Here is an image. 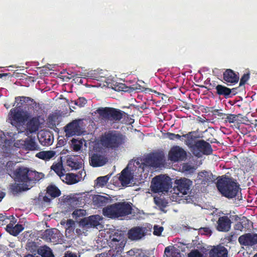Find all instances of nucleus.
Instances as JSON below:
<instances>
[{
	"mask_svg": "<svg viewBox=\"0 0 257 257\" xmlns=\"http://www.w3.org/2000/svg\"><path fill=\"white\" fill-rule=\"evenodd\" d=\"M57 151H43L38 153L36 157L45 161H48L53 158L57 153Z\"/></svg>",
	"mask_w": 257,
	"mask_h": 257,
	"instance_id": "c85d7f7f",
	"label": "nucleus"
},
{
	"mask_svg": "<svg viewBox=\"0 0 257 257\" xmlns=\"http://www.w3.org/2000/svg\"><path fill=\"white\" fill-rule=\"evenodd\" d=\"M128 237L132 240H138L145 235V233L143 228L135 227L128 230Z\"/></svg>",
	"mask_w": 257,
	"mask_h": 257,
	"instance_id": "412c9836",
	"label": "nucleus"
},
{
	"mask_svg": "<svg viewBox=\"0 0 257 257\" xmlns=\"http://www.w3.org/2000/svg\"><path fill=\"white\" fill-rule=\"evenodd\" d=\"M81 147L82 146L80 144H74L73 145V149L76 152L79 151Z\"/></svg>",
	"mask_w": 257,
	"mask_h": 257,
	"instance_id": "13d9d810",
	"label": "nucleus"
},
{
	"mask_svg": "<svg viewBox=\"0 0 257 257\" xmlns=\"http://www.w3.org/2000/svg\"><path fill=\"white\" fill-rule=\"evenodd\" d=\"M16 100L17 101L20 100V103H21V105H20V107H23L25 103L26 104L28 103L29 101H31L32 102H34L33 99L29 97L26 96L17 97L16 98Z\"/></svg>",
	"mask_w": 257,
	"mask_h": 257,
	"instance_id": "58836bf2",
	"label": "nucleus"
},
{
	"mask_svg": "<svg viewBox=\"0 0 257 257\" xmlns=\"http://www.w3.org/2000/svg\"><path fill=\"white\" fill-rule=\"evenodd\" d=\"M217 82L215 81H212L209 84V88H208V89H214L215 88L216 90H217V86L218 84H217Z\"/></svg>",
	"mask_w": 257,
	"mask_h": 257,
	"instance_id": "5fc2aeb1",
	"label": "nucleus"
},
{
	"mask_svg": "<svg viewBox=\"0 0 257 257\" xmlns=\"http://www.w3.org/2000/svg\"><path fill=\"white\" fill-rule=\"evenodd\" d=\"M26 146L30 150H35L38 147L36 142L33 139H30L27 141Z\"/></svg>",
	"mask_w": 257,
	"mask_h": 257,
	"instance_id": "a18cd8bd",
	"label": "nucleus"
},
{
	"mask_svg": "<svg viewBox=\"0 0 257 257\" xmlns=\"http://www.w3.org/2000/svg\"><path fill=\"white\" fill-rule=\"evenodd\" d=\"M234 220L237 222L234 225V228L236 230L243 231L250 228V221L245 216L239 218L238 215L232 216Z\"/></svg>",
	"mask_w": 257,
	"mask_h": 257,
	"instance_id": "6ab92c4d",
	"label": "nucleus"
},
{
	"mask_svg": "<svg viewBox=\"0 0 257 257\" xmlns=\"http://www.w3.org/2000/svg\"><path fill=\"white\" fill-rule=\"evenodd\" d=\"M126 141V136L119 131L109 130L100 136V145L104 148L117 150L122 147Z\"/></svg>",
	"mask_w": 257,
	"mask_h": 257,
	"instance_id": "f257e3e1",
	"label": "nucleus"
},
{
	"mask_svg": "<svg viewBox=\"0 0 257 257\" xmlns=\"http://www.w3.org/2000/svg\"><path fill=\"white\" fill-rule=\"evenodd\" d=\"M108 180V178L107 176L99 177L97 178V183L96 185L99 186H104L106 184Z\"/></svg>",
	"mask_w": 257,
	"mask_h": 257,
	"instance_id": "c03bdc74",
	"label": "nucleus"
},
{
	"mask_svg": "<svg viewBox=\"0 0 257 257\" xmlns=\"http://www.w3.org/2000/svg\"><path fill=\"white\" fill-rule=\"evenodd\" d=\"M198 180L201 181V184L206 185L215 180L212 173L210 171H203L198 173Z\"/></svg>",
	"mask_w": 257,
	"mask_h": 257,
	"instance_id": "b1692460",
	"label": "nucleus"
},
{
	"mask_svg": "<svg viewBox=\"0 0 257 257\" xmlns=\"http://www.w3.org/2000/svg\"><path fill=\"white\" fill-rule=\"evenodd\" d=\"M87 102V100L84 97H79L77 100L71 101V103H73L80 107H82L85 106Z\"/></svg>",
	"mask_w": 257,
	"mask_h": 257,
	"instance_id": "ea45409f",
	"label": "nucleus"
},
{
	"mask_svg": "<svg viewBox=\"0 0 257 257\" xmlns=\"http://www.w3.org/2000/svg\"><path fill=\"white\" fill-rule=\"evenodd\" d=\"M14 222H10L7 225L6 229L10 234L16 236L24 230V227L23 225L20 224H17L14 226Z\"/></svg>",
	"mask_w": 257,
	"mask_h": 257,
	"instance_id": "393cba45",
	"label": "nucleus"
},
{
	"mask_svg": "<svg viewBox=\"0 0 257 257\" xmlns=\"http://www.w3.org/2000/svg\"><path fill=\"white\" fill-rule=\"evenodd\" d=\"M51 169L53 170L61 178V176L64 174L63 171L64 169L63 167L62 162H58L55 164H53L51 167Z\"/></svg>",
	"mask_w": 257,
	"mask_h": 257,
	"instance_id": "f704fd0d",
	"label": "nucleus"
},
{
	"mask_svg": "<svg viewBox=\"0 0 257 257\" xmlns=\"http://www.w3.org/2000/svg\"><path fill=\"white\" fill-rule=\"evenodd\" d=\"M42 173H39L36 171H33L29 169L27 183L32 181H38L42 178Z\"/></svg>",
	"mask_w": 257,
	"mask_h": 257,
	"instance_id": "2f4dec72",
	"label": "nucleus"
},
{
	"mask_svg": "<svg viewBox=\"0 0 257 257\" xmlns=\"http://www.w3.org/2000/svg\"><path fill=\"white\" fill-rule=\"evenodd\" d=\"M216 187L222 196L229 199L235 197L240 189L236 180L226 176L217 180Z\"/></svg>",
	"mask_w": 257,
	"mask_h": 257,
	"instance_id": "f03ea898",
	"label": "nucleus"
},
{
	"mask_svg": "<svg viewBox=\"0 0 257 257\" xmlns=\"http://www.w3.org/2000/svg\"><path fill=\"white\" fill-rule=\"evenodd\" d=\"M232 222L227 216H222L217 221L216 229L220 232H227L231 228Z\"/></svg>",
	"mask_w": 257,
	"mask_h": 257,
	"instance_id": "dca6fc26",
	"label": "nucleus"
},
{
	"mask_svg": "<svg viewBox=\"0 0 257 257\" xmlns=\"http://www.w3.org/2000/svg\"><path fill=\"white\" fill-rule=\"evenodd\" d=\"M139 249H131L127 252V253L130 255H134L135 253H139Z\"/></svg>",
	"mask_w": 257,
	"mask_h": 257,
	"instance_id": "052dcab7",
	"label": "nucleus"
},
{
	"mask_svg": "<svg viewBox=\"0 0 257 257\" xmlns=\"http://www.w3.org/2000/svg\"><path fill=\"white\" fill-rule=\"evenodd\" d=\"M228 251L223 246H214L209 252L210 257H227Z\"/></svg>",
	"mask_w": 257,
	"mask_h": 257,
	"instance_id": "4be33fe9",
	"label": "nucleus"
},
{
	"mask_svg": "<svg viewBox=\"0 0 257 257\" xmlns=\"http://www.w3.org/2000/svg\"><path fill=\"white\" fill-rule=\"evenodd\" d=\"M89 226L96 227L99 224L100 216L98 215H92L89 217Z\"/></svg>",
	"mask_w": 257,
	"mask_h": 257,
	"instance_id": "e433bc0d",
	"label": "nucleus"
},
{
	"mask_svg": "<svg viewBox=\"0 0 257 257\" xmlns=\"http://www.w3.org/2000/svg\"><path fill=\"white\" fill-rule=\"evenodd\" d=\"M27 187H25L20 184H15L12 187V190L14 193H18L28 190Z\"/></svg>",
	"mask_w": 257,
	"mask_h": 257,
	"instance_id": "4c0bfd02",
	"label": "nucleus"
},
{
	"mask_svg": "<svg viewBox=\"0 0 257 257\" xmlns=\"http://www.w3.org/2000/svg\"><path fill=\"white\" fill-rule=\"evenodd\" d=\"M178 190L183 195H186L189 192L192 182L188 179L184 178L175 181Z\"/></svg>",
	"mask_w": 257,
	"mask_h": 257,
	"instance_id": "a211bd4d",
	"label": "nucleus"
},
{
	"mask_svg": "<svg viewBox=\"0 0 257 257\" xmlns=\"http://www.w3.org/2000/svg\"><path fill=\"white\" fill-rule=\"evenodd\" d=\"M41 238L47 241L58 243L61 239L60 231L56 228L45 230L41 234Z\"/></svg>",
	"mask_w": 257,
	"mask_h": 257,
	"instance_id": "9b49d317",
	"label": "nucleus"
},
{
	"mask_svg": "<svg viewBox=\"0 0 257 257\" xmlns=\"http://www.w3.org/2000/svg\"><path fill=\"white\" fill-rule=\"evenodd\" d=\"M28 246L29 248V249L31 250V252H33L35 251L37 246L35 242H33L30 243Z\"/></svg>",
	"mask_w": 257,
	"mask_h": 257,
	"instance_id": "4d7b16f0",
	"label": "nucleus"
},
{
	"mask_svg": "<svg viewBox=\"0 0 257 257\" xmlns=\"http://www.w3.org/2000/svg\"><path fill=\"white\" fill-rule=\"evenodd\" d=\"M84 210L82 209H77L73 211L72 213V216L73 217L76 218L78 217L83 216L84 215Z\"/></svg>",
	"mask_w": 257,
	"mask_h": 257,
	"instance_id": "603ef678",
	"label": "nucleus"
},
{
	"mask_svg": "<svg viewBox=\"0 0 257 257\" xmlns=\"http://www.w3.org/2000/svg\"><path fill=\"white\" fill-rule=\"evenodd\" d=\"M108 197L99 195H94L92 198L94 205L98 207L105 206L108 203Z\"/></svg>",
	"mask_w": 257,
	"mask_h": 257,
	"instance_id": "cd10ccee",
	"label": "nucleus"
},
{
	"mask_svg": "<svg viewBox=\"0 0 257 257\" xmlns=\"http://www.w3.org/2000/svg\"><path fill=\"white\" fill-rule=\"evenodd\" d=\"M67 165L72 169L78 170L81 168L82 164L73 159H69L67 160Z\"/></svg>",
	"mask_w": 257,
	"mask_h": 257,
	"instance_id": "c9c22d12",
	"label": "nucleus"
},
{
	"mask_svg": "<svg viewBox=\"0 0 257 257\" xmlns=\"http://www.w3.org/2000/svg\"><path fill=\"white\" fill-rule=\"evenodd\" d=\"M222 79L227 85H234L239 80V73L231 69H226L223 72Z\"/></svg>",
	"mask_w": 257,
	"mask_h": 257,
	"instance_id": "f8f14e48",
	"label": "nucleus"
},
{
	"mask_svg": "<svg viewBox=\"0 0 257 257\" xmlns=\"http://www.w3.org/2000/svg\"><path fill=\"white\" fill-rule=\"evenodd\" d=\"M165 253L166 254L168 257H174L173 254L174 252H171L170 249V246H167L165 249Z\"/></svg>",
	"mask_w": 257,
	"mask_h": 257,
	"instance_id": "6e6d98bb",
	"label": "nucleus"
},
{
	"mask_svg": "<svg viewBox=\"0 0 257 257\" xmlns=\"http://www.w3.org/2000/svg\"><path fill=\"white\" fill-rule=\"evenodd\" d=\"M30 117L29 113L20 110L16 107L12 108L9 113V122L18 130Z\"/></svg>",
	"mask_w": 257,
	"mask_h": 257,
	"instance_id": "423d86ee",
	"label": "nucleus"
},
{
	"mask_svg": "<svg viewBox=\"0 0 257 257\" xmlns=\"http://www.w3.org/2000/svg\"><path fill=\"white\" fill-rule=\"evenodd\" d=\"M171 187V180L168 176H157L152 180L151 190L155 193L167 192Z\"/></svg>",
	"mask_w": 257,
	"mask_h": 257,
	"instance_id": "39448f33",
	"label": "nucleus"
},
{
	"mask_svg": "<svg viewBox=\"0 0 257 257\" xmlns=\"http://www.w3.org/2000/svg\"><path fill=\"white\" fill-rule=\"evenodd\" d=\"M238 241L241 245L252 246L257 244V233H244L238 237Z\"/></svg>",
	"mask_w": 257,
	"mask_h": 257,
	"instance_id": "ddd939ff",
	"label": "nucleus"
},
{
	"mask_svg": "<svg viewBox=\"0 0 257 257\" xmlns=\"http://www.w3.org/2000/svg\"><path fill=\"white\" fill-rule=\"evenodd\" d=\"M78 175L73 173L64 174L61 176V179L63 182L68 185L74 184L78 182L79 180L77 179Z\"/></svg>",
	"mask_w": 257,
	"mask_h": 257,
	"instance_id": "a878e982",
	"label": "nucleus"
},
{
	"mask_svg": "<svg viewBox=\"0 0 257 257\" xmlns=\"http://www.w3.org/2000/svg\"><path fill=\"white\" fill-rule=\"evenodd\" d=\"M24 257H39L38 256H35V255H34L31 253H28L24 255Z\"/></svg>",
	"mask_w": 257,
	"mask_h": 257,
	"instance_id": "69168bd1",
	"label": "nucleus"
},
{
	"mask_svg": "<svg viewBox=\"0 0 257 257\" xmlns=\"http://www.w3.org/2000/svg\"><path fill=\"white\" fill-rule=\"evenodd\" d=\"M195 132H190L185 135H183V137L185 138L186 140L185 141V144L191 149L194 148V145H195L196 142V137L194 136Z\"/></svg>",
	"mask_w": 257,
	"mask_h": 257,
	"instance_id": "bb28decb",
	"label": "nucleus"
},
{
	"mask_svg": "<svg viewBox=\"0 0 257 257\" xmlns=\"http://www.w3.org/2000/svg\"><path fill=\"white\" fill-rule=\"evenodd\" d=\"M154 202L155 203L160 207L164 208L166 207L167 206V202L164 200L160 198H155Z\"/></svg>",
	"mask_w": 257,
	"mask_h": 257,
	"instance_id": "49530a36",
	"label": "nucleus"
},
{
	"mask_svg": "<svg viewBox=\"0 0 257 257\" xmlns=\"http://www.w3.org/2000/svg\"><path fill=\"white\" fill-rule=\"evenodd\" d=\"M37 253L42 257H55L51 249L46 245L40 246L37 249Z\"/></svg>",
	"mask_w": 257,
	"mask_h": 257,
	"instance_id": "7c9ffc66",
	"label": "nucleus"
},
{
	"mask_svg": "<svg viewBox=\"0 0 257 257\" xmlns=\"http://www.w3.org/2000/svg\"><path fill=\"white\" fill-rule=\"evenodd\" d=\"M79 173L80 174V175L81 176V177H82V176L83 174H85V172L84 171V170H83L80 171L79 172Z\"/></svg>",
	"mask_w": 257,
	"mask_h": 257,
	"instance_id": "774afa93",
	"label": "nucleus"
},
{
	"mask_svg": "<svg viewBox=\"0 0 257 257\" xmlns=\"http://www.w3.org/2000/svg\"><path fill=\"white\" fill-rule=\"evenodd\" d=\"M188 257H202V254L197 249H194L188 254Z\"/></svg>",
	"mask_w": 257,
	"mask_h": 257,
	"instance_id": "3c124183",
	"label": "nucleus"
},
{
	"mask_svg": "<svg viewBox=\"0 0 257 257\" xmlns=\"http://www.w3.org/2000/svg\"><path fill=\"white\" fill-rule=\"evenodd\" d=\"M193 154L200 157L201 154L209 155L212 153L213 150L211 145L203 140L197 141L192 150Z\"/></svg>",
	"mask_w": 257,
	"mask_h": 257,
	"instance_id": "1a4fd4ad",
	"label": "nucleus"
},
{
	"mask_svg": "<svg viewBox=\"0 0 257 257\" xmlns=\"http://www.w3.org/2000/svg\"><path fill=\"white\" fill-rule=\"evenodd\" d=\"M75 229V222L72 219H68L66 223L65 234L67 237L72 235Z\"/></svg>",
	"mask_w": 257,
	"mask_h": 257,
	"instance_id": "72a5a7b5",
	"label": "nucleus"
},
{
	"mask_svg": "<svg viewBox=\"0 0 257 257\" xmlns=\"http://www.w3.org/2000/svg\"><path fill=\"white\" fill-rule=\"evenodd\" d=\"M7 76L11 77L12 75L10 73H0V78H3L4 77H6Z\"/></svg>",
	"mask_w": 257,
	"mask_h": 257,
	"instance_id": "680f3d73",
	"label": "nucleus"
},
{
	"mask_svg": "<svg viewBox=\"0 0 257 257\" xmlns=\"http://www.w3.org/2000/svg\"><path fill=\"white\" fill-rule=\"evenodd\" d=\"M64 257H77V256L75 254L69 253L67 254V256L65 255Z\"/></svg>",
	"mask_w": 257,
	"mask_h": 257,
	"instance_id": "0e129e2a",
	"label": "nucleus"
},
{
	"mask_svg": "<svg viewBox=\"0 0 257 257\" xmlns=\"http://www.w3.org/2000/svg\"><path fill=\"white\" fill-rule=\"evenodd\" d=\"M47 193L53 198H56L61 195L60 190L54 185H50L47 188Z\"/></svg>",
	"mask_w": 257,
	"mask_h": 257,
	"instance_id": "473e14b6",
	"label": "nucleus"
},
{
	"mask_svg": "<svg viewBox=\"0 0 257 257\" xmlns=\"http://www.w3.org/2000/svg\"><path fill=\"white\" fill-rule=\"evenodd\" d=\"M131 176L130 173L126 170L123 169L121 172V175L119 177V180L122 186H127L130 183L131 180Z\"/></svg>",
	"mask_w": 257,
	"mask_h": 257,
	"instance_id": "c756f323",
	"label": "nucleus"
},
{
	"mask_svg": "<svg viewBox=\"0 0 257 257\" xmlns=\"http://www.w3.org/2000/svg\"><path fill=\"white\" fill-rule=\"evenodd\" d=\"M236 89V88L230 89L223 85H218L217 86V90L216 94L219 96H222L225 98H228L231 97L232 95H235V93L231 94L232 90Z\"/></svg>",
	"mask_w": 257,
	"mask_h": 257,
	"instance_id": "5701e85b",
	"label": "nucleus"
},
{
	"mask_svg": "<svg viewBox=\"0 0 257 257\" xmlns=\"http://www.w3.org/2000/svg\"><path fill=\"white\" fill-rule=\"evenodd\" d=\"M132 211L131 205L125 202L115 203L102 209L103 215L110 218L125 216L131 214Z\"/></svg>",
	"mask_w": 257,
	"mask_h": 257,
	"instance_id": "7ed1b4c3",
	"label": "nucleus"
},
{
	"mask_svg": "<svg viewBox=\"0 0 257 257\" xmlns=\"http://www.w3.org/2000/svg\"><path fill=\"white\" fill-rule=\"evenodd\" d=\"M96 112L101 119L111 124L119 121L124 113L119 109L111 107H99L96 109Z\"/></svg>",
	"mask_w": 257,
	"mask_h": 257,
	"instance_id": "20e7f679",
	"label": "nucleus"
},
{
	"mask_svg": "<svg viewBox=\"0 0 257 257\" xmlns=\"http://www.w3.org/2000/svg\"><path fill=\"white\" fill-rule=\"evenodd\" d=\"M26 131L28 134H33L36 133L39 130L40 124L39 117L34 116L27 121Z\"/></svg>",
	"mask_w": 257,
	"mask_h": 257,
	"instance_id": "aec40b11",
	"label": "nucleus"
},
{
	"mask_svg": "<svg viewBox=\"0 0 257 257\" xmlns=\"http://www.w3.org/2000/svg\"><path fill=\"white\" fill-rule=\"evenodd\" d=\"M28 173L29 168L24 166L19 167L14 171V179L16 182L26 184L27 183Z\"/></svg>",
	"mask_w": 257,
	"mask_h": 257,
	"instance_id": "4468645a",
	"label": "nucleus"
},
{
	"mask_svg": "<svg viewBox=\"0 0 257 257\" xmlns=\"http://www.w3.org/2000/svg\"><path fill=\"white\" fill-rule=\"evenodd\" d=\"M164 228L162 226L155 225L154 227L153 234L155 235L159 236L161 234Z\"/></svg>",
	"mask_w": 257,
	"mask_h": 257,
	"instance_id": "8fccbe9b",
	"label": "nucleus"
},
{
	"mask_svg": "<svg viewBox=\"0 0 257 257\" xmlns=\"http://www.w3.org/2000/svg\"><path fill=\"white\" fill-rule=\"evenodd\" d=\"M109 246L114 253L113 255L120 254L125 246V239L123 234L120 231H116L109 236Z\"/></svg>",
	"mask_w": 257,
	"mask_h": 257,
	"instance_id": "0eeeda50",
	"label": "nucleus"
},
{
	"mask_svg": "<svg viewBox=\"0 0 257 257\" xmlns=\"http://www.w3.org/2000/svg\"><path fill=\"white\" fill-rule=\"evenodd\" d=\"M144 161L146 166L158 168L163 164L165 154L162 151L151 153L146 157Z\"/></svg>",
	"mask_w": 257,
	"mask_h": 257,
	"instance_id": "6e6552de",
	"label": "nucleus"
},
{
	"mask_svg": "<svg viewBox=\"0 0 257 257\" xmlns=\"http://www.w3.org/2000/svg\"><path fill=\"white\" fill-rule=\"evenodd\" d=\"M250 77V74L249 72H247L246 73H244L242 77H241L240 79L239 82V86H241L242 85H244L246 82L248 80Z\"/></svg>",
	"mask_w": 257,
	"mask_h": 257,
	"instance_id": "de8ad7c7",
	"label": "nucleus"
},
{
	"mask_svg": "<svg viewBox=\"0 0 257 257\" xmlns=\"http://www.w3.org/2000/svg\"><path fill=\"white\" fill-rule=\"evenodd\" d=\"M199 232L201 234L204 235H210L212 233L211 230L209 227H201L199 229Z\"/></svg>",
	"mask_w": 257,
	"mask_h": 257,
	"instance_id": "09e8293b",
	"label": "nucleus"
},
{
	"mask_svg": "<svg viewBox=\"0 0 257 257\" xmlns=\"http://www.w3.org/2000/svg\"><path fill=\"white\" fill-rule=\"evenodd\" d=\"M81 127L79 125V120H74L67 124L65 127V132L66 136L70 137L80 134Z\"/></svg>",
	"mask_w": 257,
	"mask_h": 257,
	"instance_id": "2eb2a0df",
	"label": "nucleus"
},
{
	"mask_svg": "<svg viewBox=\"0 0 257 257\" xmlns=\"http://www.w3.org/2000/svg\"><path fill=\"white\" fill-rule=\"evenodd\" d=\"M107 162V158L98 153H93L89 157L90 165L93 167H101Z\"/></svg>",
	"mask_w": 257,
	"mask_h": 257,
	"instance_id": "f3484780",
	"label": "nucleus"
},
{
	"mask_svg": "<svg viewBox=\"0 0 257 257\" xmlns=\"http://www.w3.org/2000/svg\"><path fill=\"white\" fill-rule=\"evenodd\" d=\"M6 194L4 192L0 190V202L2 200V199L5 196Z\"/></svg>",
	"mask_w": 257,
	"mask_h": 257,
	"instance_id": "e2e57ef3",
	"label": "nucleus"
},
{
	"mask_svg": "<svg viewBox=\"0 0 257 257\" xmlns=\"http://www.w3.org/2000/svg\"><path fill=\"white\" fill-rule=\"evenodd\" d=\"M89 222H89V217L84 218L82 219L79 222L80 225H81L82 226L88 227H90Z\"/></svg>",
	"mask_w": 257,
	"mask_h": 257,
	"instance_id": "864d4df0",
	"label": "nucleus"
},
{
	"mask_svg": "<svg viewBox=\"0 0 257 257\" xmlns=\"http://www.w3.org/2000/svg\"><path fill=\"white\" fill-rule=\"evenodd\" d=\"M10 218H8L6 215H3V214H0V224H3V222L5 221L6 219H9Z\"/></svg>",
	"mask_w": 257,
	"mask_h": 257,
	"instance_id": "bf43d9fd",
	"label": "nucleus"
},
{
	"mask_svg": "<svg viewBox=\"0 0 257 257\" xmlns=\"http://www.w3.org/2000/svg\"><path fill=\"white\" fill-rule=\"evenodd\" d=\"M238 117V115L234 114H226L224 119L225 122H228L229 123H234L237 120Z\"/></svg>",
	"mask_w": 257,
	"mask_h": 257,
	"instance_id": "a19ab883",
	"label": "nucleus"
},
{
	"mask_svg": "<svg viewBox=\"0 0 257 257\" xmlns=\"http://www.w3.org/2000/svg\"><path fill=\"white\" fill-rule=\"evenodd\" d=\"M186 152L179 146H175L171 148L168 153L169 159L174 162H178L186 159Z\"/></svg>",
	"mask_w": 257,
	"mask_h": 257,
	"instance_id": "9d476101",
	"label": "nucleus"
},
{
	"mask_svg": "<svg viewBox=\"0 0 257 257\" xmlns=\"http://www.w3.org/2000/svg\"><path fill=\"white\" fill-rule=\"evenodd\" d=\"M166 136L167 138L170 139V140H182L183 135L181 136L179 134H175L172 133H167L166 134Z\"/></svg>",
	"mask_w": 257,
	"mask_h": 257,
	"instance_id": "37998d69",
	"label": "nucleus"
},
{
	"mask_svg": "<svg viewBox=\"0 0 257 257\" xmlns=\"http://www.w3.org/2000/svg\"><path fill=\"white\" fill-rule=\"evenodd\" d=\"M210 82H211L210 80V79H207V80H206L205 81L204 83H205V84H206V85H207V84H208V85H209V83H210Z\"/></svg>",
	"mask_w": 257,
	"mask_h": 257,
	"instance_id": "338daca9",
	"label": "nucleus"
},
{
	"mask_svg": "<svg viewBox=\"0 0 257 257\" xmlns=\"http://www.w3.org/2000/svg\"><path fill=\"white\" fill-rule=\"evenodd\" d=\"M220 110H221L220 109H214L212 107H210L209 109V111L211 112L213 115H218L223 119L225 118V116L226 115V114L220 112Z\"/></svg>",
	"mask_w": 257,
	"mask_h": 257,
	"instance_id": "79ce46f5",
	"label": "nucleus"
}]
</instances>
